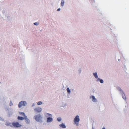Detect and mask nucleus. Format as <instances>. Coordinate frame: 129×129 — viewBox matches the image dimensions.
<instances>
[{
	"label": "nucleus",
	"mask_w": 129,
	"mask_h": 129,
	"mask_svg": "<svg viewBox=\"0 0 129 129\" xmlns=\"http://www.w3.org/2000/svg\"><path fill=\"white\" fill-rule=\"evenodd\" d=\"M98 79L100 80V82L101 83H103V81L102 79H100L99 78H98Z\"/></svg>",
	"instance_id": "obj_23"
},
{
	"label": "nucleus",
	"mask_w": 129,
	"mask_h": 129,
	"mask_svg": "<svg viewBox=\"0 0 129 129\" xmlns=\"http://www.w3.org/2000/svg\"><path fill=\"white\" fill-rule=\"evenodd\" d=\"M91 97L92 98V101L93 102H96V100L95 98V97L94 96H92Z\"/></svg>",
	"instance_id": "obj_12"
},
{
	"label": "nucleus",
	"mask_w": 129,
	"mask_h": 129,
	"mask_svg": "<svg viewBox=\"0 0 129 129\" xmlns=\"http://www.w3.org/2000/svg\"><path fill=\"white\" fill-rule=\"evenodd\" d=\"M33 118L35 119L37 122L40 123L43 122V117L40 114L35 115L33 117Z\"/></svg>",
	"instance_id": "obj_2"
},
{
	"label": "nucleus",
	"mask_w": 129,
	"mask_h": 129,
	"mask_svg": "<svg viewBox=\"0 0 129 129\" xmlns=\"http://www.w3.org/2000/svg\"><path fill=\"white\" fill-rule=\"evenodd\" d=\"M36 105V104L35 103H34L32 104L31 107L32 108H33Z\"/></svg>",
	"instance_id": "obj_21"
},
{
	"label": "nucleus",
	"mask_w": 129,
	"mask_h": 129,
	"mask_svg": "<svg viewBox=\"0 0 129 129\" xmlns=\"http://www.w3.org/2000/svg\"><path fill=\"white\" fill-rule=\"evenodd\" d=\"M39 24V22H36L34 23V25H36V26L38 25Z\"/></svg>",
	"instance_id": "obj_19"
},
{
	"label": "nucleus",
	"mask_w": 129,
	"mask_h": 129,
	"mask_svg": "<svg viewBox=\"0 0 129 129\" xmlns=\"http://www.w3.org/2000/svg\"><path fill=\"white\" fill-rule=\"evenodd\" d=\"M61 89L62 90H64V86H63V87L61 88Z\"/></svg>",
	"instance_id": "obj_25"
},
{
	"label": "nucleus",
	"mask_w": 129,
	"mask_h": 129,
	"mask_svg": "<svg viewBox=\"0 0 129 129\" xmlns=\"http://www.w3.org/2000/svg\"><path fill=\"white\" fill-rule=\"evenodd\" d=\"M61 107H64V105L63 104V105H61Z\"/></svg>",
	"instance_id": "obj_26"
},
{
	"label": "nucleus",
	"mask_w": 129,
	"mask_h": 129,
	"mask_svg": "<svg viewBox=\"0 0 129 129\" xmlns=\"http://www.w3.org/2000/svg\"><path fill=\"white\" fill-rule=\"evenodd\" d=\"M57 120L58 122H60L61 120V118L60 117H58L57 119Z\"/></svg>",
	"instance_id": "obj_18"
},
{
	"label": "nucleus",
	"mask_w": 129,
	"mask_h": 129,
	"mask_svg": "<svg viewBox=\"0 0 129 129\" xmlns=\"http://www.w3.org/2000/svg\"><path fill=\"white\" fill-rule=\"evenodd\" d=\"M25 121V123L28 124H29L30 123V120L27 118V116H25L24 118Z\"/></svg>",
	"instance_id": "obj_8"
},
{
	"label": "nucleus",
	"mask_w": 129,
	"mask_h": 129,
	"mask_svg": "<svg viewBox=\"0 0 129 129\" xmlns=\"http://www.w3.org/2000/svg\"><path fill=\"white\" fill-rule=\"evenodd\" d=\"M102 129H105V128H104V127H103V128H102Z\"/></svg>",
	"instance_id": "obj_27"
},
{
	"label": "nucleus",
	"mask_w": 129,
	"mask_h": 129,
	"mask_svg": "<svg viewBox=\"0 0 129 129\" xmlns=\"http://www.w3.org/2000/svg\"><path fill=\"white\" fill-rule=\"evenodd\" d=\"M53 119L52 117L47 118L46 120V122L47 123H51L53 122Z\"/></svg>",
	"instance_id": "obj_7"
},
{
	"label": "nucleus",
	"mask_w": 129,
	"mask_h": 129,
	"mask_svg": "<svg viewBox=\"0 0 129 129\" xmlns=\"http://www.w3.org/2000/svg\"><path fill=\"white\" fill-rule=\"evenodd\" d=\"M5 124L7 126H10L11 127H13V123L9 122H6Z\"/></svg>",
	"instance_id": "obj_10"
},
{
	"label": "nucleus",
	"mask_w": 129,
	"mask_h": 129,
	"mask_svg": "<svg viewBox=\"0 0 129 129\" xmlns=\"http://www.w3.org/2000/svg\"><path fill=\"white\" fill-rule=\"evenodd\" d=\"M67 92L68 93H70L71 91H70V90L69 89V88H67Z\"/></svg>",
	"instance_id": "obj_22"
},
{
	"label": "nucleus",
	"mask_w": 129,
	"mask_h": 129,
	"mask_svg": "<svg viewBox=\"0 0 129 129\" xmlns=\"http://www.w3.org/2000/svg\"><path fill=\"white\" fill-rule=\"evenodd\" d=\"M22 126V125L18 122H13V127H20Z\"/></svg>",
	"instance_id": "obj_5"
},
{
	"label": "nucleus",
	"mask_w": 129,
	"mask_h": 129,
	"mask_svg": "<svg viewBox=\"0 0 129 129\" xmlns=\"http://www.w3.org/2000/svg\"><path fill=\"white\" fill-rule=\"evenodd\" d=\"M93 75L97 79L98 78V76L97 75V74L96 72L95 73H93Z\"/></svg>",
	"instance_id": "obj_16"
},
{
	"label": "nucleus",
	"mask_w": 129,
	"mask_h": 129,
	"mask_svg": "<svg viewBox=\"0 0 129 129\" xmlns=\"http://www.w3.org/2000/svg\"><path fill=\"white\" fill-rule=\"evenodd\" d=\"M17 119L19 120H23L24 119V118L22 117L18 116L17 117Z\"/></svg>",
	"instance_id": "obj_11"
},
{
	"label": "nucleus",
	"mask_w": 129,
	"mask_h": 129,
	"mask_svg": "<svg viewBox=\"0 0 129 129\" xmlns=\"http://www.w3.org/2000/svg\"><path fill=\"white\" fill-rule=\"evenodd\" d=\"M0 16L4 19L10 20L12 18L11 15L8 13L6 9L3 7L0 8Z\"/></svg>",
	"instance_id": "obj_1"
},
{
	"label": "nucleus",
	"mask_w": 129,
	"mask_h": 129,
	"mask_svg": "<svg viewBox=\"0 0 129 129\" xmlns=\"http://www.w3.org/2000/svg\"><path fill=\"white\" fill-rule=\"evenodd\" d=\"M20 115H21L23 116H24V118H25V116H26L24 112H20Z\"/></svg>",
	"instance_id": "obj_15"
},
{
	"label": "nucleus",
	"mask_w": 129,
	"mask_h": 129,
	"mask_svg": "<svg viewBox=\"0 0 129 129\" xmlns=\"http://www.w3.org/2000/svg\"><path fill=\"white\" fill-rule=\"evenodd\" d=\"M92 129H93V128H92Z\"/></svg>",
	"instance_id": "obj_28"
},
{
	"label": "nucleus",
	"mask_w": 129,
	"mask_h": 129,
	"mask_svg": "<svg viewBox=\"0 0 129 129\" xmlns=\"http://www.w3.org/2000/svg\"><path fill=\"white\" fill-rule=\"evenodd\" d=\"M122 97L123 98L124 100L126 99V97H125V95L124 94H123L122 95Z\"/></svg>",
	"instance_id": "obj_20"
},
{
	"label": "nucleus",
	"mask_w": 129,
	"mask_h": 129,
	"mask_svg": "<svg viewBox=\"0 0 129 129\" xmlns=\"http://www.w3.org/2000/svg\"><path fill=\"white\" fill-rule=\"evenodd\" d=\"M34 110L35 112L39 113L41 112L42 110V109L41 107H37L34 108Z\"/></svg>",
	"instance_id": "obj_6"
},
{
	"label": "nucleus",
	"mask_w": 129,
	"mask_h": 129,
	"mask_svg": "<svg viewBox=\"0 0 129 129\" xmlns=\"http://www.w3.org/2000/svg\"><path fill=\"white\" fill-rule=\"evenodd\" d=\"M80 120L79 118V116L78 115H77L74 120V122L75 124H76L77 126H78L79 124V122Z\"/></svg>",
	"instance_id": "obj_4"
},
{
	"label": "nucleus",
	"mask_w": 129,
	"mask_h": 129,
	"mask_svg": "<svg viewBox=\"0 0 129 129\" xmlns=\"http://www.w3.org/2000/svg\"><path fill=\"white\" fill-rule=\"evenodd\" d=\"M13 104L12 103V101H11L10 102L9 104V105L11 107L12 106H13Z\"/></svg>",
	"instance_id": "obj_17"
},
{
	"label": "nucleus",
	"mask_w": 129,
	"mask_h": 129,
	"mask_svg": "<svg viewBox=\"0 0 129 129\" xmlns=\"http://www.w3.org/2000/svg\"><path fill=\"white\" fill-rule=\"evenodd\" d=\"M44 115L47 118L52 117V114L47 113H44Z\"/></svg>",
	"instance_id": "obj_9"
},
{
	"label": "nucleus",
	"mask_w": 129,
	"mask_h": 129,
	"mask_svg": "<svg viewBox=\"0 0 129 129\" xmlns=\"http://www.w3.org/2000/svg\"><path fill=\"white\" fill-rule=\"evenodd\" d=\"M27 102L25 101H21L19 102L18 106L19 108H21L22 106H25L27 105Z\"/></svg>",
	"instance_id": "obj_3"
},
{
	"label": "nucleus",
	"mask_w": 129,
	"mask_h": 129,
	"mask_svg": "<svg viewBox=\"0 0 129 129\" xmlns=\"http://www.w3.org/2000/svg\"><path fill=\"white\" fill-rule=\"evenodd\" d=\"M43 104V103L41 101H39L37 103V104L38 105H40Z\"/></svg>",
	"instance_id": "obj_13"
},
{
	"label": "nucleus",
	"mask_w": 129,
	"mask_h": 129,
	"mask_svg": "<svg viewBox=\"0 0 129 129\" xmlns=\"http://www.w3.org/2000/svg\"><path fill=\"white\" fill-rule=\"evenodd\" d=\"M61 10V9L60 8H59L57 10V11H59Z\"/></svg>",
	"instance_id": "obj_24"
},
{
	"label": "nucleus",
	"mask_w": 129,
	"mask_h": 129,
	"mask_svg": "<svg viewBox=\"0 0 129 129\" xmlns=\"http://www.w3.org/2000/svg\"><path fill=\"white\" fill-rule=\"evenodd\" d=\"M64 0H62L61 3V5L62 7H63L64 5Z\"/></svg>",
	"instance_id": "obj_14"
}]
</instances>
